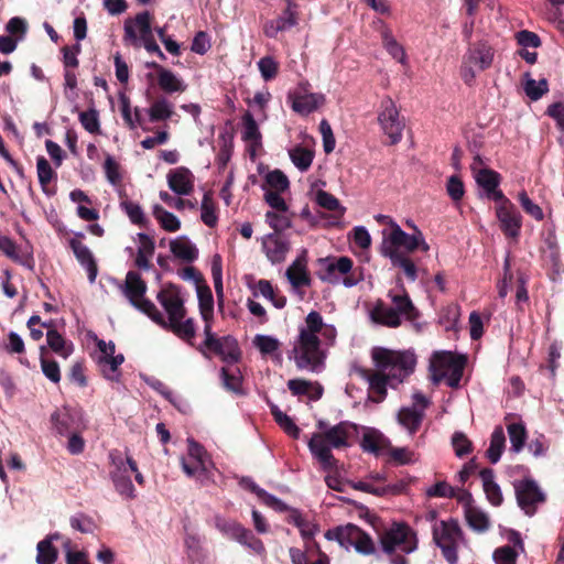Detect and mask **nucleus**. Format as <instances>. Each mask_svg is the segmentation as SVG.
I'll return each instance as SVG.
<instances>
[{
	"label": "nucleus",
	"mask_w": 564,
	"mask_h": 564,
	"mask_svg": "<svg viewBox=\"0 0 564 564\" xmlns=\"http://www.w3.org/2000/svg\"><path fill=\"white\" fill-rule=\"evenodd\" d=\"M424 413L417 411L414 406H404L400 409L397 415V420L401 426H403L411 435L416 433L420 429Z\"/></svg>",
	"instance_id": "nucleus-35"
},
{
	"label": "nucleus",
	"mask_w": 564,
	"mask_h": 564,
	"mask_svg": "<svg viewBox=\"0 0 564 564\" xmlns=\"http://www.w3.org/2000/svg\"><path fill=\"white\" fill-rule=\"evenodd\" d=\"M325 538L329 541H337L339 545L346 550L354 547L356 552L362 555H372L376 553V544L372 538L354 524L328 530L325 533Z\"/></svg>",
	"instance_id": "nucleus-10"
},
{
	"label": "nucleus",
	"mask_w": 564,
	"mask_h": 564,
	"mask_svg": "<svg viewBox=\"0 0 564 564\" xmlns=\"http://www.w3.org/2000/svg\"><path fill=\"white\" fill-rule=\"evenodd\" d=\"M524 91L525 95L533 101L539 100L542 98L543 95H545L549 91V83L545 78L540 79L536 82L535 79L530 77V74L524 75Z\"/></svg>",
	"instance_id": "nucleus-52"
},
{
	"label": "nucleus",
	"mask_w": 564,
	"mask_h": 564,
	"mask_svg": "<svg viewBox=\"0 0 564 564\" xmlns=\"http://www.w3.org/2000/svg\"><path fill=\"white\" fill-rule=\"evenodd\" d=\"M288 388L294 395H308L312 400H318L323 394V387L318 382L304 379L289 380Z\"/></svg>",
	"instance_id": "nucleus-34"
},
{
	"label": "nucleus",
	"mask_w": 564,
	"mask_h": 564,
	"mask_svg": "<svg viewBox=\"0 0 564 564\" xmlns=\"http://www.w3.org/2000/svg\"><path fill=\"white\" fill-rule=\"evenodd\" d=\"M122 292L135 308L148 315L153 322H163V314L153 302L144 297L147 284L138 272L129 271L127 273Z\"/></svg>",
	"instance_id": "nucleus-12"
},
{
	"label": "nucleus",
	"mask_w": 564,
	"mask_h": 564,
	"mask_svg": "<svg viewBox=\"0 0 564 564\" xmlns=\"http://www.w3.org/2000/svg\"><path fill=\"white\" fill-rule=\"evenodd\" d=\"M158 85L166 94L184 93L187 88V85L167 68H160Z\"/></svg>",
	"instance_id": "nucleus-38"
},
{
	"label": "nucleus",
	"mask_w": 564,
	"mask_h": 564,
	"mask_svg": "<svg viewBox=\"0 0 564 564\" xmlns=\"http://www.w3.org/2000/svg\"><path fill=\"white\" fill-rule=\"evenodd\" d=\"M56 432L61 435L67 434L73 427V417L67 411H56L51 416Z\"/></svg>",
	"instance_id": "nucleus-61"
},
{
	"label": "nucleus",
	"mask_w": 564,
	"mask_h": 564,
	"mask_svg": "<svg viewBox=\"0 0 564 564\" xmlns=\"http://www.w3.org/2000/svg\"><path fill=\"white\" fill-rule=\"evenodd\" d=\"M494 48L486 42L471 44L463 56L460 65V77L464 83L471 86L475 83L477 73L491 67L494 62Z\"/></svg>",
	"instance_id": "nucleus-9"
},
{
	"label": "nucleus",
	"mask_w": 564,
	"mask_h": 564,
	"mask_svg": "<svg viewBox=\"0 0 564 564\" xmlns=\"http://www.w3.org/2000/svg\"><path fill=\"white\" fill-rule=\"evenodd\" d=\"M265 221L274 230L281 232L292 226V214L282 210H269L265 214Z\"/></svg>",
	"instance_id": "nucleus-48"
},
{
	"label": "nucleus",
	"mask_w": 564,
	"mask_h": 564,
	"mask_svg": "<svg viewBox=\"0 0 564 564\" xmlns=\"http://www.w3.org/2000/svg\"><path fill=\"white\" fill-rule=\"evenodd\" d=\"M188 453L182 458V468L184 473L199 481L208 478L212 462L206 451L194 440L187 441Z\"/></svg>",
	"instance_id": "nucleus-17"
},
{
	"label": "nucleus",
	"mask_w": 564,
	"mask_h": 564,
	"mask_svg": "<svg viewBox=\"0 0 564 564\" xmlns=\"http://www.w3.org/2000/svg\"><path fill=\"white\" fill-rule=\"evenodd\" d=\"M510 438L511 451L519 453L522 451L527 441V430L522 423H510L507 426Z\"/></svg>",
	"instance_id": "nucleus-58"
},
{
	"label": "nucleus",
	"mask_w": 564,
	"mask_h": 564,
	"mask_svg": "<svg viewBox=\"0 0 564 564\" xmlns=\"http://www.w3.org/2000/svg\"><path fill=\"white\" fill-rule=\"evenodd\" d=\"M465 517L471 529L478 532H485L489 528V519L487 514L469 502L465 508Z\"/></svg>",
	"instance_id": "nucleus-46"
},
{
	"label": "nucleus",
	"mask_w": 564,
	"mask_h": 564,
	"mask_svg": "<svg viewBox=\"0 0 564 564\" xmlns=\"http://www.w3.org/2000/svg\"><path fill=\"white\" fill-rule=\"evenodd\" d=\"M518 505L528 516H533L539 505L545 501V494L533 479H522L514 484Z\"/></svg>",
	"instance_id": "nucleus-20"
},
{
	"label": "nucleus",
	"mask_w": 564,
	"mask_h": 564,
	"mask_svg": "<svg viewBox=\"0 0 564 564\" xmlns=\"http://www.w3.org/2000/svg\"><path fill=\"white\" fill-rule=\"evenodd\" d=\"M271 413L275 422L288 435L293 438H299L301 431L288 414L282 412L276 405H271Z\"/></svg>",
	"instance_id": "nucleus-56"
},
{
	"label": "nucleus",
	"mask_w": 564,
	"mask_h": 564,
	"mask_svg": "<svg viewBox=\"0 0 564 564\" xmlns=\"http://www.w3.org/2000/svg\"><path fill=\"white\" fill-rule=\"evenodd\" d=\"M389 443L381 434L376 431H369L364 434L360 446L365 452L378 456L387 452Z\"/></svg>",
	"instance_id": "nucleus-39"
},
{
	"label": "nucleus",
	"mask_w": 564,
	"mask_h": 564,
	"mask_svg": "<svg viewBox=\"0 0 564 564\" xmlns=\"http://www.w3.org/2000/svg\"><path fill=\"white\" fill-rule=\"evenodd\" d=\"M46 341L48 347L64 359L68 358L74 351L73 344L70 341H66L56 329L47 330Z\"/></svg>",
	"instance_id": "nucleus-43"
},
{
	"label": "nucleus",
	"mask_w": 564,
	"mask_h": 564,
	"mask_svg": "<svg viewBox=\"0 0 564 564\" xmlns=\"http://www.w3.org/2000/svg\"><path fill=\"white\" fill-rule=\"evenodd\" d=\"M194 175L186 167H177L167 174V184L171 191L180 196L189 195L194 191Z\"/></svg>",
	"instance_id": "nucleus-26"
},
{
	"label": "nucleus",
	"mask_w": 564,
	"mask_h": 564,
	"mask_svg": "<svg viewBox=\"0 0 564 564\" xmlns=\"http://www.w3.org/2000/svg\"><path fill=\"white\" fill-rule=\"evenodd\" d=\"M433 539L449 564H457V549L463 540V531L455 520L442 521L434 528Z\"/></svg>",
	"instance_id": "nucleus-14"
},
{
	"label": "nucleus",
	"mask_w": 564,
	"mask_h": 564,
	"mask_svg": "<svg viewBox=\"0 0 564 564\" xmlns=\"http://www.w3.org/2000/svg\"><path fill=\"white\" fill-rule=\"evenodd\" d=\"M375 219L379 224H386L389 229L381 231V243L379 250L387 248L391 245L399 243L401 240H410L411 235L406 234L390 216L378 214Z\"/></svg>",
	"instance_id": "nucleus-27"
},
{
	"label": "nucleus",
	"mask_w": 564,
	"mask_h": 564,
	"mask_svg": "<svg viewBox=\"0 0 564 564\" xmlns=\"http://www.w3.org/2000/svg\"><path fill=\"white\" fill-rule=\"evenodd\" d=\"M350 373L359 377L368 384V399L372 402H382L388 394V388L395 389L397 383L392 382V379L384 370L376 368L368 369L358 365H354L350 369Z\"/></svg>",
	"instance_id": "nucleus-13"
},
{
	"label": "nucleus",
	"mask_w": 564,
	"mask_h": 564,
	"mask_svg": "<svg viewBox=\"0 0 564 564\" xmlns=\"http://www.w3.org/2000/svg\"><path fill=\"white\" fill-rule=\"evenodd\" d=\"M477 184L486 192L488 198L495 202L503 199L506 196L498 189L500 175L489 169H481L475 174Z\"/></svg>",
	"instance_id": "nucleus-28"
},
{
	"label": "nucleus",
	"mask_w": 564,
	"mask_h": 564,
	"mask_svg": "<svg viewBox=\"0 0 564 564\" xmlns=\"http://www.w3.org/2000/svg\"><path fill=\"white\" fill-rule=\"evenodd\" d=\"M386 454L398 465H408L415 462L414 453L406 447H392L389 444Z\"/></svg>",
	"instance_id": "nucleus-62"
},
{
	"label": "nucleus",
	"mask_w": 564,
	"mask_h": 564,
	"mask_svg": "<svg viewBox=\"0 0 564 564\" xmlns=\"http://www.w3.org/2000/svg\"><path fill=\"white\" fill-rule=\"evenodd\" d=\"M497 218L500 221L501 230L506 236L517 238L521 229V216L508 198L498 200Z\"/></svg>",
	"instance_id": "nucleus-23"
},
{
	"label": "nucleus",
	"mask_w": 564,
	"mask_h": 564,
	"mask_svg": "<svg viewBox=\"0 0 564 564\" xmlns=\"http://www.w3.org/2000/svg\"><path fill=\"white\" fill-rule=\"evenodd\" d=\"M242 140L250 143L253 149H257L261 145V132L259 130L258 123L254 120L251 112L247 111L242 116Z\"/></svg>",
	"instance_id": "nucleus-40"
},
{
	"label": "nucleus",
	"mask_w": 564,
	"mask_h": 564,
	"mask_svg": "<svg viewBox=\"0 0 564 564\" xmlns=\"http://www.w3.org/2000/svg\"><path fill=\"white\" fill-rule=\"evenodd\" d=\"M54 538L51 535L37 543V564H53L57 560V550L52 544Z\"/></svg>",
	"instance_id": "nucleus-57"
},
{
	"label": "nucleus",
	"mask_w": 564,
	"mask_h": 564,
	"mask_svg": "<svg viewBox=\"0 0 564 564\" xmlns=\"http://www.w3.org/2000/svg\"><path fill=\"white\" fill-rule=\"evenodd\" d=\"M78 119L87 132L91 134L100 133L99 115L95 108L82 111L78 116Z\"/></svg>",
	"instance_id": "nucleus-60"
},
{
	"label": "nucleus",
	"mask_w": 564,
	"mask_h": 564,
	"mask_svg": "<svg viewBox=\"0 0 564 564\" xmlns=\"http://www.w3.org/2000/svg\"><path fill=\"white\" fill-rule=\"evenodd\" d=\"M506 446V436L501 426H496L490 438V445L486 455L490 463L496 464L499 462Z\"/></svg>",
	"instance_id": "nucleus-44"
},
{
	"label": "nucleus",
	"mask_w": 564,
	"mask_h": 564,
	"mask_svg": "<svg viewBox=\"0 0 564 564\" xmlns=\"http://www.w3.org/2000/svg\"><path fill=\"white\" fill-rule=\"evenodd\" d=\"M286 278L294 288L310 286L311 278L307 272L306 261L296 259L286 269Z\"/></svg>",
	"instance_id": "nucleus-37"
},
{
	"label": "nucleus",
	"mask_w": 564,
	"mask_h": 564,
	"mask_svg": "<svg viewBox=\"0 0 564 564\" xmlns=\"http://www.w3.org/2000/svg\"><path fill=\"white\" fill-rule=\"evenodd\" d=\"M158 302L167 314L158 325L173 332L181 339L192 343L196 336V327L192 317H186L184 295L181 289L174 284L164 285L156 295Z\"/></svg>",
	"instance_id": "nucleus-3"
},
{
	"label": "nucleus",
	"mask_w": 564,
	"mask_h": 564,
	"mask_svg": "<svg viewBox=\"0 0 564 564\" xmlns=\"http://www.w3.org/2000/svg\"><path fill=\"white\" fill-rule=\"evenodd\" d=\"M204 336L205 339L199 348L204 355H206V352L203 348H206L227 364H235L240 359L241 351L235 337L230 335L217 337L213 333L212 325L204 326Z\"/></svg>",
	"instance_id": "nucleus-15"
},
{
	"label": "nucleus",
	"mask_w": 564,
	"mask_h": 564,
	"mask_svg": "<svg viewBox=\"0 0 564 564\" xmlns=\"http://www.w3.org/2000/svg\"><path fill=\"white\" fill-rule=\"evenodd\" d=\"M232 540H236L238 543L251 549L253 552L258 554H262L265 552V547L262 541L258 539L250 530L246 529L241 524Z\"/></svg>",
	"instance_id": "nucleus-49"
},
{
	"label": "nucleus",
	"mask_w": 564,
	"mask_h": 564,
	"mask_svg": "<svg viewBox=\"0 0 564 564\" xmlns=\"http://www.w3.org/2000/svg\"><path fill=\"white\" fill-rule=\"evenodd\" d=\"M120 208L126 213L132 224L141 227L148 224V218L139 203L124 199L120 202Z\"/></svg>",
	"instance_id": "nucleus-54"
},
{
	"label": "nucleus",
	"mask_w": 564,
	"mask_h": 564,
	"mask_svg": "<svg viewBox=\"0 0 564 564\" xmlns=\"http://www.w3.org/2000/svg\"><path fill=\"white\" fill-rule=\"evenodd\" d=\"M336 338V327L325 323L319 312L311 311L299 325L289 358L300 370L318 372L325 365L328 347L334 346Z\"/></svg>",
	"instance_id": "nucleus-1"
},
{
	"label": "nucleus",
	"mask_w": 564,
	"mask_h": 564,
	"mask_svg": "<svg viewBox=\"0 0 564 564\" xmlns=\"http://www.w3.org/2000/svg\"><path fill=\"white\" fill-rule=\"evenodd\" d=\"M482 481V488L487 499L492 506H500L503 501L502 492L499 485L495 481V474L492 469L485 468L479 473Z\"/></svg>",
	"instance_id": "nucleus-33"
},
{
	"label": "nucleus",
	"mask_w": 564,
	"mask_h": 564,
	"mask_svg": "<svg viewBox=\"0 0 564 564\" xmlns=\"http://www.w3.org/2000/svg\"><path fill=\"white\" fill-rule=\"evenodd\" d=\"M120 101V110L121 116L126 122V124L130 129H135L138 126H141V111L139 108L134 109V116L131 115V104L130 99L126 95H121L119 98Z\"/></svg>",
	"instance_id": "nucleus-59"
},
{
	"label": "nucleus",
	"mask_w": 564,
	"mask_h": 564,
	"mask_svg": "<svg viewBox=\"0 0 564 564\" xmlns=\"http://www.w3.org/2000/svg\"><path fill=\"white\" fill-rule=\"evenodd\" d=\"M117 492L126 499L135 498V488L131 481L130 475L126 474H111L110 476Z\"/></svg>",
	"instance_id": "nucleus-55"
},
{
	"label": "nucleus",
	"mask_w": 564,
	"mask_h": 564,
	"mask_svg": "<svg viewBox=\"0 0 564 564\" xmlns=\"http://www.w3.org/2000/svg\"><path fill=\"white\" fill-rule=\"evenodd\" d=\"M292 163L302 172L307 171L313 162L314 152L303 147H294L289 151Z\"/></svg>",
	"instance_id": "nucleus-50"
},
{
	"label": "nucleus",
	"mask_w": 564,
	"mask_h": 564,
	"mask_svg": "<svg viewBox=\"0 0 564 564\" xmlns=\"http://www.w3.org/2000/svg\"><path fill=\"white\" fill-rule=\"evenodd\" d=\"M288 100L294 112L307 116L319 109L326 99L321 93L310 91L308 83H301L294 90L288 94Z\"/></svg>",
	"instance_id": "nucleus-18"
},
{
	"label": "nucleus",
	"mask_w": 564,
	"mask_h": 564,
	"mask_svg": "<svg viewBox=\"0 0 564 564\" xmlns=\"http://www.w3.org/2000/svg\"><path fill=\"white\" fill-rule=\"evenodd\" d=\"M292 564H330L329 556L323 552L317 542L306 543L304 549L290 547Z\"/></svg>",
	"instance_id": "nucleus-24"
},
{
	"label": "nucleus",
	"mask_w": 564,
	"mask_h": 564,
	"mask_svg": "<svg viewBox=\"0 0 564 564\" xmlns=\"http://www.w3.org/2000/svg\"><path fill=\"white\" fill-rule=\"evenodd\" d=\"M465 359L449 351L435 352L431 359V377L435 383L457 388L463 377Z\"/></svg>",
	"instance_id": "nucleus-8"
},
{
	"label": "nucleus",
	"mask_w": 564,
	"mask_h": 564,
	"mask_svg": "<svg viewBox=\"0 0 564 564\" xmlns=\"http://www.w3.org/2000/svg\"><path fill=\"white\" fill-rule=\"evenodd\" d=\"M290 186V182L286 175L280 171L274 170L269 172L264 177V183L262 184L263 191H276V192H285Z\"/></svg>",
	"instance_id": "nucleus-51"
},
{
	"label": "nucleus",
	"mask_w": 564,
	"mask_h": 564,
	"mask_svg": "<svg viewBox=\"0 0 564 564\" xmlns=\"http://www.w3.org/2000/svg\"><path fill=\"white\" fill-rule=\"evenodd\" d=\"M184 546L192 564H204L207 558V552L203 545V539L198 534L186 532Z\"/></svg>",
	"instance_id": "nucleus-30"
},
{
	"label": "nucleus",
	"mask_w": 564,
	"mask_h": 564,
	"mask_svg": "<svg viewBox=\"0 0 564 564\" xmlns=\"http://www.w3.org/2000/svg\"><path fill=\"white\" fill-rule=\"evenodd\" d=\"M36 172L42 191L48 196L53 195L54 191L48 189V184L56 176V173L44 156L37 158Z\"/></svg>",
	"instance_id": "nucleus-47"
},
{
	"label": "nucleus",
	"mask_w": 564,
	"mask_h": 564,
	"mask_svg": "<svg viewBox=\"0 0 564 564\" xmlns=\"http://www.w3.org/2000/svg\"><path fill=\"white\" fill-rule=\"evenodd\" d=\"M104 171L106 178L110 184L116 186L121 183L122 175L120 173V165L111 155L106 156L104 162Z\"/></svg>",
	"instance_id": "nucleus-64"
},
{
	"label": "nucleus",
	"mask_w": 564,
	"mask_h": 564,
	"mask_svg": "<svg viewBox=\"0 0 564 564\" xmlns=\"http://www.w3.org/2000/svg\"><path fill=\"white\" fill-rule=\"evenodd\" d=\"M410 240H401L399 243L391 245L379 250L380 254L390 260L392 267L400 268L405 276L414 282L417 279V268L409 253L421 249L424 252L430 250L429 243L422 231L414 227V232L409 237Z\"/></svg>",
	"instance_id": "nucleus-6"
},
{
	"label": "nucleus",
	"mask_w": 564,
	"mask_h": 564,
	"mask_svg": "<svg viewBox=\"0 0 564 564\" xmlns=\"http://www.w3.org/2000/svg\"><path fill=\"white\" fill-rule=\"evenodd\" d=\"M94 339L98 348L95 360L104 377L110 381H119V367L123 364L124 356L122 354H115L116 345L112 340L105 341L97 336H95Z\"/></svg>",
	"instance_id": "nucleus-16"
},
{
	"label": "nucleus",
	"mask_w": 564,
	"mask_h": 564,
	"mask_svg": "<svg viewBox=\"0 0 564 564\" xmlns=\"http://www.w3.org/2000/svg\"><path fill=\"white\" fill-rule=\"evenodd\" d=\"M250 289L253 291L254 296H263L276 308H283L286 305V297L279 294L268 280H259L254 285H250Z\"/></svg>",
	"instance_id": "nucleus-36"
},
{
	"label": "nucleus",
	"mask_w": 564,
	"mask_h": 564,
	"mask_svg": "<svg viewBox=\"0 0 564 564\" xmlns=\"http://www.w3.org/2000/svg\"><path fill=\"white\" fill-rule=\"evenodd\" d=\"M387 296L392 305L377 300L369 313L373 323L389 328H398L403 321L414 322L419 318L420 312L402 283L398 291L390 290Z\"/></svg>",
	"instance_id": "nucleus-4"
},
{
	"label": "nucleus",
	"mask_w": 564,
	"mask_h": 564,
	"mask_svg": "<svg viewBox=\"0 0 564 564\" xmlns=\"http://www.w3.org/2000/svg\"><path fill=\"white\" fill-rule=\"evenodd\" d=\"M378 121L383 133L390 139L391 144L401 141L404 123L400 119V112L395 102L390 97H386L381 101Z\"/></svg>",
	"instance_id": "nucleus-19"
},
{
	"label": "nucleus",
	"mask_w": 564,
	"mask_h": 564,
	"mask_svg": "<svg viewBox=\"0 0 564 564\" xmlns=\"http://www.w3.org/2000/svg\"><path fill=\"white\" fill-rule=\"evenodd\" d=\"M317 276L332 285L343 284L345 288L357 285L361 278L352 271L354 262L349 257H327L318 259Z\"/></svg>",
	"instance_id": "nucleus-7"
},
{
	"label": "nucleus",
	"mask_w": 564,
	"mask_h": 564,
	"mask_svg": "<svg viewBox=\"0 0 564 564\" xmlns=\"http://www.w3.org/2000/svg\"><path fill=\"white\" fill-rule=\"evenodd\" d=\"M452 446L457 457H464L473 451V443L463 432H455L453 434Z\"/></svg>",
	"instance_id": "nucleus-63"
},
{
	"label": "nucleus",
	"mask_w": 564,
	"mask_h": 564,
	"mask_svg": "<svg viewBox=\"0 0 564 564\" xmlns=\"http://www.w3.org/2000/svg\"><path fill=\"white\" fill-rule=\"evenodd\" d=\"M200 219L202 221L213 228L218 223V216L216 213V204L213 200L210 193H205L200 204Z\"/></svg>",
	"instance_id": "nucleus-53"
},
{
	"label": "nucleus",
	"mask_w": 564,
	"mask_h": 564,
	"mask_svg": "<svg viewBox=\"0 0 564 564\" xmlns=\"http://www.w3.org/2000/svg\"><path fill=\"white\" fill-rule=\"evenodd\" d=\"M148 115L152 122L165 121L174 115V106L165 97H161L151 104Z\"/></svg>",
	"instance_id": "nucleus-42"
},
{
	"label": "nucleus",
	"mask_w": 564,
	"mask_h": 564,
	"mask_svg": "<svg viewBox=\"0 0 564 564\" xmlns=\"http://www.w3.org/2000/svg\"><path fill=\"white\" fill-rule=\"evenodd\" d=\"M380 34L382 46L389 53V55L399 63H401L402 65H405L408 63L405 50L397 41V39L392 34V31L384 23H382Z\"/></svg>",
	"instance_id": "nucleus-31"
},
{
	"label": "nucleus",
	"mask_w": 564,
	"mask_h": 564,
	"mask_svg": "<svg viewBox=\"0 0 564 564\" xmlns=\"http://www.w3.org/2000/svg\"><path fill=\"white\" fill-rule=\"evenodd\" d=\"M196 292L202 319L205 325H212L214 317V297L212 290L208 285L202 282L196 285Z\"/></svg>",
	"instance_id": "nucleus-32"
},
{
	"label": "nucleus",
	"mask_w": 564,
	"mask_h": 564,
	"mask_svg": "<svg viewBox=\"0 0 564 564\" xmlns=\"http://www.w3.org/2000/svg\"><path fill=\"white\" fill-rule=\"evenodd\" d=\"M171 252L184 261H194L198 251L197 248L185 237H178L170 241Z\"/></svg>",
	"instance_id": "nucleus-41"
},
{
	"label": "nucleus",
	"mask_w": 564,
	"mask_h": 564,
	"mask_svg": "<svg viewBox=\"0 0 564 564\" xmlns=\"http://www.w3.org/2000/svg\"><path fill=\"white\" fill-rule=\"evenodd\" d=\"M135 239L138 242V249L134 263L139 269L149 271L152 267L151 258L154 254L155 242L153 238L144 232L137 234Z\"/></svg>",
	"instance_id": "nucleus-29"
},
{
	"label": "nucleus",
	"mask_w": 564,
	"mask_h": 564,
	"mask_svg": "<svg viewBox=\"0 0 564 564\" xmlns=\"http://www.w3.org/2000/svg\"><path fill=\"white\" fill-rule=\"evenodd\" d=\"M151 19L150 12L143 11L138 13L133 20H127L123 26L124 42L137 47L141 46V40L152 34Z\"/></svg>",
	"instance_id": "nucleus-21"
},
{
	"label": "nucleus",
	"mask_w": 564,
	"mask_h": 564,
	"mask_svg": "<svg viewBox=\"0 0 564 564\" xmlns=\"http://www.w3.org/2000/svg\"><path fill=\"white\" fill-rule=\"evenodd\" d=\"M152 214L165 231L175 232L181 228L180 219L174 214L165 210L161 205L155 204L152 208Z\"/></svg>",
	"instance_id": "nucleus-45"
},
{
	"label": "nucleus",
	"mask_w": 564,
	"mask_h": 564,
	"mask_svg": "<svg viewBox=\"0 0 564 564\" xmlns=\"http://www.w3.org/2000/svg\"><path fill=\"white\" fill-rule=\"evenodd\" d=\"M317 427L319 432L313 433L308 441V448L324 469L334 468L337 460L332 454V449L350 446V438L357 433V425L341 421L334 426H328L325 421L319 420Z\"/></svg>",
	"instance_id": "nucleus-2"
},
{
	"label": "nucleus",
	"mask_w": 564,
	"mask_h": 564,
	"mask_svg": "<svg viewBox=\"0 0 564 564\" xmlns=\"http://www.w3.org/2000/svg\"><path fill=\"white\" fill-rule=\"evenodd\" d=\"M371 360L373 366L384 370L397 386L412 375L416 366V356L412 350L373 347L371 349Z\"/></svg>",
	"instance_id": "nucleus-5"
},
{
	"label": "nucleus",
	"mask_w": 564,
	"mask_h": 564,
	"mask_svg": "<svg viewBox=\"0 0 564 564\" xmlns=\"http://www.w3.org/2000/svg\"><path fill=\"white\" fill-rule=\"evenodd\" d=\"M382 551L392 555L397 551L410 554L417 547L416 533L405 523L394 522L379 535Z\"/></svg>",
	"instance_id": "nucleus-11"
},
{
	"label": "nucleus",
	"mask_w": 564,
	"mask_h": 564,
	"mask_svg": "<svg viewBox=\"0 0 564 564\" xmlns=\"http://www.w3.org/2000/svg\"><path fill=\"white\" fill-rule=\"evenodd\" d=\"M84 238L85 235L83 232H77L69 239L68 243L77 261L87 271L88 281L95 283L98 275V267L93 252L83 243Z\"/></svg>",
	"instance_id": "nucleus-22"
},
{
	"label": "nucleus",
	"mask_w": 564,
	"mask_h": 564,
	"mask_svg": "<svg viewBox=\"0 0 564 564\" xmlns=\"http://www.w3.org/2000/svg\"><path fill=\"white\" fill-rule=\"evenodd\" d=\"M262 249L268 260L275 264L285 260L290 245L278 234H268L262 238Z\"/></svg>",
	"instance_id": "nucleus-25"
}]
</instances>
